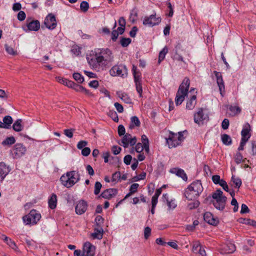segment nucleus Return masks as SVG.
Instances as JSON below:
<instances>
[{
  "label": "nucleus",
  "instance_id": "nucleus-1",
  "mask_svg": "<svg viewBox=\"0 0 256 256\" xmlns=\"http://www.w3.org/2000/svg\"><path fill=\"white\" fill-rule=\"evenodd\" d=\"M112 51L108 48H96L92 50L86 60L90 66L94 70L100 72L114 61Z\"/></svg>",
  "mask_w": 256,
  "mask_h": 256
},
{
  "label": "nucleus",
  "instance_id": "nucleus-2",
  "mask_svg": "<svg viewBox=\"0 0 256 256\" xmlns=\"http://www.w3.org/2000/svg\"><path fill=\"white\" fill-rule=\"evenodd\" d=\"M203 191V187L200 180H197L192 182L185 190L184 196L188 200H193L199 196Z\"/></svg>",
  "mask_w": 256,
  "mask_h": 256
},
{
  "label": "nucleus",
  "instance_id": "nucleus-3",
  "mask_svg": "<svg viewBox=\"0 0 256 256\" xmlns=\"http://www.w3.org/2000/svg\"><path fill=\"white\" fill-rule=\"evenodd\" d=\"M80 180V176L78 172L72 170L67 172L62 176L60 181L63 186L70 188L78 182Z\"/></svg>",
  "mask_w": 256,
  "mask_h": 256
},
{
  "label": "nucleus",
  "instance_id": "nucleus-4",
  "mask_svg": "<svg viewBox=\"0 0 256 256\" xmlns=\"http://www.w3.org/2000/svg\"><path fill=\"white\" fill-rule=\"evenodd\" d=\"M190 80L188 78H185L180 84L176 92L175 102L176 106H179L184 102L185 96L188 95L190 87Z\"/></svg>",
  "mask_w": 256,
  "mask_h": 256
},
{
  "label": "nucleus",
  "instance_id": "nucleus-5",
  "mask_svg": "<svg viewBox=\"0 0 256 256\" xmlns=\"http://www.w3.org/2000/svg\"><path fill=\"white\" fill-rule=\"evenodd\" d=\"M212 198L214 200L212 204L216 208L222 211L226 206L227 198L223 195V192L220 190H216L212 194Z\"/></svg>",
  "mask_w": 256,
  "mask_h": 256
},
{
  "label": "nucleus",
  "instance_id": "nucleus-6",
  "mask_svg": "<svg viewBox=\"0 0 256 256\" xmlns=\"http://www.w3.org/2000/svg\"><path fill=\"white\" fill-rule=\"evenodd\" d=\"M183 132H180L175 134L170 132L168 138L166 139L169 148H175L182 143L184 139Z\"/></svg>",
  "mask_w": 256,
  "mask_h": 256
},
{
  "label": "nucleus",
  "instance_id": "nucleus-7",
  "mask_svg": "<svg viewBox=\"0 0 256 256\" xmlns=\"http://www.w3.org/2000/svg\"><path fill=\"white\" fill-rule=\"evenodd\" d=\"M40 218V214L35 210H32L28 214L23 216L22 219L26 224H35Z\"/></svg>",
  "mask_w": 256,
  "mask_h": 256
},
{
  "label": "nucleus",
  "instance_id": "nucleus-8",
  "mask_svg": "<svg viewBox=\"0 0 256 256\" xmlns=\"http://www.w3.org/2000/svg\"><path fill=\"white\" fill-rule=\"evenodd\" d=\"M27 150L26 147L21 143L15 144L10 150V154L14 159H18L24 156Z\"/></svg>",
  "mask_w": 256,
  "mask_h": 256
},
{
  "label": "nucleus",
  "instance_id": "nucleus-9",
  "mask_svg": "<svg viewBox=\"0 0 256 256\" xmlns=\"http://www.w3.org/2000/svg\"><path fill=\"white\" fill-rule=\"evenodd\" d=\"M110 74L112 76H119L124 78L127 76L128 70L124 65L116 64L110 68Z\"/></svg>",
  "mask_w": 256,
  "mask_h": 256
},
{
  "label": "nucleus",
  "instance_id": "nucleus-10",
  "mask_svg": "<svg viewBox=\"0 0 256 256\" xmlns=\"http://www.w3.org/2000/svg\"><path fill=\"white\" fill-rule=\"evenodd\" d=\"M162 20L160 16H156V14H152L150 16H146L143 20V24L145 26L152 27L154 26L158 25Z\"/></svg>",
  "mask_w": 256,
  "mask_h": 256
},
{
  "label": "nucleus",
  "instance_id": "nucleus-11",
  "mask_svg": "<svg viewBox=\"0 0 256 256\" xmlns=\"http://www.w3.org/2000/svg\"><path fill=\"white\" fill-rule=\"evenodd\" d=\"M136 138L134 136L132 138L130 134H126L124 136L122 140V146L124 148H126L128 146L129 144L132 146H134L136 142Z\"/></svg>",
  "mask_w": 256,
  "mask_h": 256
},
{
  "label": "nucleus",
  "instance_id": "nucleus-12",
  "mask_svg": "<svg viewBox=\"0 0 256 256\" xmlns=\"http://www.w3.org/2000/svg\"><path fill=\"white\" fill-rule=\"evenodd\" d=\"M10 166L3 162H0V182L4 181L6 177L10 172Z\"/></svg>",
  "mask_w": 256,
  "mask_h": 256
},
{
  "label": "nucleus",
  "instance_id": "nucleus-13",
  "mask_svg": "<svg viewBox=\"0 0 256 256\" xmlns=\"http://www.w3.org/2000/svg\"><path fill=\"white\" fill-rule=\"evenodd\" d=\"M44 24L50 30L55 28L56 26L55 16L51 14H48L44 20Z\"/></svg>",
  "mask_w": 256,
  "mask_h": 256
},
{
  "label": "nucleus",
  "instance_id": "nucleus-14",
  "mask_svg": "<svg viewBox=\"0 0 256 256\" xmlns=\"http://www.w3.org/2000/svg\"><path fill=\"white\" fill-rule=\"evenodd\" d=\"M26 27L27 28H23L26 32L30 31H38L40 28V23L38 20H32L30 22L27 20Z\"/></svg>",
  "mask_w": 256,
  "mask_h": 256
},
{
  "label": "nucleus",
  "instance_id": "nucleus-15",
  "mask_svg": "<svg viewBox=\"0 0 256 256\" xmlns=\"http://www.w3.org/2000/svg\"><path fill=\"white\" fill-rule=\"evenodd\" d=\"M95 247L90 242H86L83 246V256H94Z\"/></svg>",
  "mask_w": 256,
  "mask_h": 256
},
{
  "label": "nucleus",
  "instance_id": "nucleus-16",
  "mask_svg": "<svg viewBox=\"0 0 256 256\" xmlns=\"http://www.w3.org/2000/svg\"><path fill=\"white\" fill-rule=\"evenodd\" d=\"M214 74L216 77V82L218 86L220 94L222 96V92H224L225 87L222 75L220 72L217 71H214Z\"/></svg>",
  "mask_w": 256,
  "mask_h": 256
},
{
  "label": "nucleus",
  "instance_id": "nucleus-17",
  "mask_svg": "<svg viewBox=\"0 0 256 256\" xmlns=\"http://www.w3.org/2000/svg\"><path fill=\"white\" fill-rule=\"evenodd\" d=\"M87 208V202L84 200H81L78 202L76 206V212L78 214H82L86 212Z\"/></svg>",
  "mask_w": 256,
  "mask_h": 256
},
{
  "label": "nucleus",
  "instance_id": "nucleus-18",
  "mask_svg": "<svg viewBox=\"0 0 256 256\" xmlns=\"http://www.w3.org/2000/svg\"><path fill=\"white\" fill-rule=\"evenodd\" d=\"M204 219L206 222L211 225L216 226L218 223V220L214 218L210 212H206L204 214Z\"/></svg>",
  "mask_w": 256,
  "mask_h": 256
},
{
  "label": "nucleus",
  "instance_id": "nucleus-19",
  "mask_svg": "<svg viewBox=\"0 0 256 256\" xmlns=\"http://www.w3.org/2000/svg\"><path fill=\"white\" fill-rule=\"evenodd\" d=\"M118 193V190L116 188H108L104 190L100 195V196L110 200L114 197Z\"/></svg>",
  "mask_w": 256,
  "mask_h": 256
},
{
  "label": "nucleus",
  "instance_id": "nucleus-20",
  "mask_svg": "<svg viewBox=\"0 0 256 256\" xmlns=\"http://www.w3.org/2000/svg\"><path fill=\"white\" fill-rule=\"evenodd\" d=\"M207 118V115H204L203 113L202 108L200 109V110L196 113L194 116V122L198 124H200V122H202Z\"/></svg>",
  "mask_w": 256,
  "mask_h": 256
},
{
  "label": "nucleus",
  "instance_id": "nucleus-21",
  "mask_svg": "<svg viewBox=\"0 0 256 256\" xmlns=\"http://www.w3.org/2000/svg\"><path fill=\"white\" fill-rule=\"evenodd\" d=\"M222 252L224 254H231L236 250V246L231 242L226 243L222 246Z\"/></svg>",
  "mask_w": 256,
  "mask_h": 256
},
{
  "label": "nucleus",
  "instance_id": "nucleus-22",
  "mask_svg": "<svg viewBox=\"0 0 256 256\" xmlns=\"http://www.w3.org/2000/svg\"><path fill=\"white\" fill-rule=\"evenodd\" d=\"M170 172L175 174L176 176L180 177L183 180H187L186 174L183 170L178 168H173L170 170Z\"/></svg>",
  "mask_w": 256,
  "mask_h": 256
},
{
  "label": "nucleus",
  "instance_id": "nucleus-23",
  "mask_svg": "<svg viewBox=\"0 0 256 256\" xmlns=\"http://www.w3.org/2000/svg\"><path fill=\"white\" fill-rule=\"evenodd\" d=\"M196 104V96L194 94L188 98L186 102V108L188 110H192L195 107Z\"/></svg>",
  "mask_w": 256,
  "mask_h": 256
},
{
  "label": "nucleus",
  "instance_id": "nucleus-24",
  "mask_svg": "<svg viewBox=\"0 0 256 256\" xmlns=\"http://www.w3.org/2000/svg\"><path fill=\"white\" fill-rule=\"evenodd\" d=\"M250 126L248 124L246 126H245L243 128L241 132L242 138H244L245 140L246 139L247 140H248L251 136L250 133Z\"/></svg>",
  "mask_w": 256,
  "mask_h": 256
},
{
  "label": "nucleus",
  "instance_id": "nucleus-25",
  "mask_svg": "<svg viewBox=\"0 0 256 256\" xmlns=\"http://www.w3.org/2000/svg\"><path fill=\"white\" fill-rule=\"evenodd\" d=\"M48 206L52 210L54 209L57 204V196L54 194H52L48 200Z\"/></svg>",
  "mask_w": 256,
  "mask_h": 256
},
{
  "label": "nucleus",
  "instance_id": "nucleus-26",
  "mask_svg": "<svg viewBox=\"0 0 256 256\" xmlns=\"http://www.w3.org/2000/svg\"><path fill=\"white\" fill-rule=\"evenodd\" d=\"M103 230L102 228H94V232L92 234V236L94 238L100 240L102 238Z\"/></svg>",
  "mask_w": 256,
  "mask_h": 256
},
{
  "label": "nucleus",
  "instance_id": "nucleus-27",
  "mask_svg": "<svg viewBox=\"0 0 256 256\" xmlns=\"http://www.w3.org/2000/svg\"><path fill=\"white\" fill-rule=\"evenodd\" d=\"M3 126L4 128H10L12 123L13 120L12 116H5L3 118Z\"/></svg>",
  "mask_w": 256,
  "mask_h": 256
},
{
  "label": "nucleus",
  "instance_id": "nucleus-28",
  "mask_svg": "<svg viewBox=\"0 0 256 256\" xmlns=\"http://www.w3.org/2000/svg\"><path fill=\"white\" fill-rule=\"evenodd\" d=\"M232 186H234L236 188L238 189L242 185V180L240 178L232 175L231 179Z\"/></svg>",
  "mask_w": 256,
  "mask_h": 256
},
{
  "label": "nucleus",
  "instance_id": "nucleus-29",
  "mask_svg": "<svg viewBox=\"0 0 256 256\" xmlns=\"http://www.w3.org/2000/svg\"><path fill=\"white\" fill-rule=\"evenodd\" d=\"M238 222L240 223L252 226L256 228V221L254 220L249 218H240L238 220Z\"/></svg>",
  "mask_w": 256,
  "mask_h": 256
},
{
  "label": "nucleus",
  "instance_id": "nucleus-30",
  "mask_svg": "<svg viewBox=\"0 0 256 256\" xmlns=\"http://www.w3.org/2000/svg\"><path fill=\"white\" fill-rule=\"evenodd\" d=\"M22 120H17L12 125V128L16 132H20L23 130L24 126L22 124Z\"/></svg>",
  "mask_w": 256,
  "mask_h": 256
},
{
  "label": "nucleus",
  "instance_id": "nucleus-31",
  "mask_svg": "<svg viewBox=\"0 0 256 256\" xmlns=\"http://www.w3.org/2000/svg\"><path fill=\"white\" fill-rule=\"evenodd\" d=\"M140 124V121L136 116H133L130 118V124L129 128L132 129L135 126H139Z\"/></svg>",
  "mask_w": 256,
  "mask_h": 256
},
{
  "label": "nucleus",
  "instance_id": "nucleus-32",
  "mask_svg": "<svg viewBox=\"0 0 256 256\" xmlns=\"http://www.w3.org/2000/svg\"><path fill=\"white\" fill-rule=\"evenodd\" d=\"M57 81L60 84H63L64 86H67L68 88L72 86V84H73V82L72 80H70L66 78H64L60 76L56 78Z\"/></svg>",
  "mask_w": 256,
  "mask_h": 256
},
{
  "label": "nucleus",
  "instance_id": "nucleus-33",
  "mask_svg": "<svg viewBox=\"0 0 256 256\" xmlns=\"http://www.w3.org/2000/svg\"><path fill=\"white\" fill-rule=\"evenodd\" d=\"M2 236L4 237L2 239L12 249L16 250L17 248L16 245V243L12 240V239L4 235Z\"/></svg>",
  "mask_w": 256,
  "mask_h": 256
},
{
  "label": "nucleus",
  "instance_id": "nucleus-34",
  "mask_svg": "<svg viewBox=\"0 0 256 256\" xmlns=\"http://www.w3.org/2000/svg\"><path fill=\"white\" fill-rule=\"evenodd\" d=\"M221 137L222 140L224 144L229 146L232 144V140L229 135L224 134H222Z\"/></svg>",
  "mask_w": 256,
  "mask_h": 256
},
{
  "label": "nucleus",
  "instance_id": "nucleus-35",
  "mask_svg": "<svg viewBox=\"0 0 256 256\" xmlns=\"http://www.w3.org/2000/svg\"><path fill=\"white\" fill-rule=\"evenodd\" d=\"M142 145H144V150L146 152H149V141L147 138V136L144 134L142 136Z\"/></svg>",
  "mask_w": 256,
  "mask_h": 256
},
{
  "label": "nucleus",
  "instance_id": "nucleus-36",
  "mask_svg": "<svg viewBox=\"0 0 256 256\" xmlns=\"http://www.w3.org/2000/svg\"><path fill=\"white\" fill-rule=\"evenodd\" d=\"M168 52V48L166 46L164 47L162 50L160 52L159 56H158V63L160 64V62L164 60L165 58V56L166 54Z\"/></svg>",
  "mask_w": 256,
  "mask_h": 256
},
{
  "label": "nucleus",
  "instance_id": "nucleus-37",
  "mask_svg": "<svg viewBox=\"0 0 256 256\" xmlns=\"http://www.w3.org/2000/svg\"><path fill=\"white\" fill-rule=\"evenodd\" d=\"M16 140L14 136L8 137L2 141V144L3 146L11 145L14 144Z\"/></svg>",
  "mask_w": 256,
  "mask_h": 256
},
{
  "label": "nucleus",
  "instance_id": "nucleus-38",
  "mask_svg": "<svg viewBox=\"0 0 256 256\" xmlns=\"http://www.w3.org/2000/svg\"><path fill=\"white\" fill-rule=\"evenodd\" d=\"M72 77L78 83L81 84L84 81V76L78 72L74 73Z\"/></svg>",
  "mask_w": 256,
  "mask_h": 256
},
{
  "label": "nucleus",
  "instance_id": "nucleus-39",
  "mask_svg": "<svg viewBox=\"0 0 256 256\" xmlns=\"http://www.w3.org/2000/svg\"><path fill=\"white\" fill-rule=\"evenodd\" d=\"M132 40L130 38L122 37L120 40V44L122 47H126L130 44Z\"/></svg>",
  "mask_w": 256,
  "mask_h": 256
},
{
  "label": "nucleus",
  "instance_id": "nucleus-40",
  "mask_svg": "<svg viewBox=\"0 0 256 256\" xmlns=\"http://www.w3.org/2000/svg\"><path fill=\"white\" fill-rule=\"evenodd\" d=\"M229 110L231 112L232 114L236 115L240 112L241 109L238 106H230L229 107Z\"/></svg>",
  "mask_w": 256,
  "mask_h": 256
},
{
  "label": "nucleus",
  "instance_id": "nucleus-41",
  "mask_svg": "<svg viewBox=\"0 0 256 256\" xmlns=\"http://www.w3.org/2000/svg\"><path fill=\"white\" fill-rule=\"evenodd\" d=\"M242 154L240 152H238L234 156V160L237 164H239L241 162H244V160H242Z\"/></svg>",
  "mask_w": 256,
  "mask_h": 256
},
{
  "label": "nucleus",
  "instance_id": "nucleus-42",
  "mask_svg": "<svg viewBox=\"0 0 256 256\" xmlns=\"http://www.w3.org/2000/svg\"><path fill=\"white\" fill-rule=\"evenodd\" d=\"M121 174L120 172H116L112 174V181L114 182H117L120 180Z\"/></svg>",
  "mask_w": 256,
  "mask_h": 256
},
{
  "label": "nucleus",
  "instance_id": "nucleus-43",
  "mask_svg": "<svg viewBox=\"0 0 256 256\" xmlns=\"http://www.w3.org/2000/svg\"><path fill=\"white\" fill-rule=\"evenodd\" d=\"M102 187V185L101 183L99 182H96L95 183L94 185V194L96 195H98L100 194V189Z\"/></svg>",
  "mask_w": 256,
  "mask_h": 256
},
{
  "label": "nucleus",
  "instance_id": "nucleus-44",
  "mask_svg": "<svg viewBox=\"0 0 256 256\" xmlns=\"http://www.w3.org/2000/svg\"><path fill=\"white\" fill-rule=\"evenodd\" d=\"M95 222L98 228H102L101 226L104 222V218L100 216H97L95 218Z\"/></svg>",
  "mask_w": 256,
  "mask_h": 256
},
{
  "label": "nucleus",
  "instance_id": "nucleus-45",
  "mask_svg": "<svg viewBox=\"0 0 256 256\" xmlns=\"http://www.w3.org/2000/svg\"><path fill=\"white\" fill-rule=\"evenodd\" d=\"M4 47L6 50L8 54L11 55L16 54V52L15 51L12 46H9L8 44H5Z\"/></svg>",
  "mask_w": 256,
  "mask_h": 256
},
{
  "label": "nucleus",
  "instance_id": "nucleus-46",
  "mask_svg": "<svg viewBox=\"0 0 256 256\" xmlns=\"http://www.w3.org/2000/svg\"><path fill=\"white\" fill-rule=\"evenodd\" d=\"M119 97L126 104L131 102V100L125 93H122L120 94H119Z\"/></svg>",
  "mask_w": 256,
  "mask_h": 256
},
{
  "label": "nucleus",
  "instance_id": "nucleus-47",
  "mask_svg": "<svg viewBox=\"0 0 256 256\" xmlns=\"http://www.w3.org/2000/svg\"><path fill=\"white\" fill-rule=\"evenodd\" d=\"M135 84L136 91L138 93L140 97H142V82H136Z\"/></svg>",
  "mask_w": 256,
  "mask_h": 256
},
{
  "label": "nucleus",
  "instance_id": "nucleus-48",
  "mask_svg": "<svg viewBox=\"0 0 256 256\" xmlns=\"http://www.w3.org/2000/svg\"><path fill=\"white\" fill-rule=\"evenodd\" d=\"M200 204V202L198 200H195L193 202H190L188 204V208L190 210H193L197 208Z\"/></svg>",
  "mask_w": 256,
  "mask_h": 256
},
{
  "label": "nucleus",
  "instance_id": "nucleus-49",
  "mask_svg": "<svg viewBox=\"0 0 256 256\" xmlns=\"http://www.w3.org/2000/svg\"><path fill=\"white\" fill-rule=\"evenodd\" d=\"M80 8L82 11L87 12L89 8L88 3L86 1H82L80 4Z\"/></svg>",
  "mask_w": 256,
  "mask_h": 256
},
{
  "label": "nucleus",
  "instance_id": "nucleus-50",
  "mask_svg": "<svg viewBox=\"0 0 256 256\" xmlns=\"http://www.w3.org/2000/svg\"><path fill=\"white\" fill-rule=\"evenodd\" d=\"M70 88H73L76 92H82V90H84V87L80 85L76 84L73 82V84H72Z\"/></svg>",
  "mask_w": 256,
  "mask_h": 256
},
{
  "label": "nucleus",
  "instance_id": "nucleus-51",
  "mask_svg": "<svg viewBox=\"0 0 256 256\" xmlns=\"http://www.w3.org/2000/svg\"><path fill=\"white\" fill-rule=\"evenodd\" d=\"M202 246L200 244V242H195L192 244V250L194 253H198V249L202 248Z\"/></svg>",
  "mask_w": 256,
  "mask_h": 256
},
{
  "label": "nucleus",
  "instance_id": "nucleus-52",
  "mask_svg": "<svg viewBox=\"0 0 256 256\" xmlns=\"http://www.w3.org/2000/svg\"><path fill=\"white\" fill-rule=\"evenodd\" d=\"M251 154L252 156L256 155V140H252L250 142Z\"/></svg>",
  "mask_w": 256,
  "mask_h": 256
},
{
  "label": "nucleus",
  "instance_id": "nucleus-53",
  "mask_svg": "<svg viewBox=\"0 0 256 256\" xmlns=\"http://www.w3.org/2000/svg\"><path fill=\"white\" fill-rule=\"evenodd\" d=\"M166 201L167 205L170 210H173L176 208L177 205L174 200H171L169 201L168 200H167Z\"/></svg>",
  "mask_w": 256,
  "mask_h": 256
},
{
  "label": "nucleus",
  "instance_id": "nucleus-54",
  "mask_svg": "<svg viewBox=\"0 0 256 256\" xmlns=\"http://www.w3.org/2000/svg\"><path fill=\"white\" fill-rule=\"evenodd\" d=\"M74 130L70 128V129H66L64 130V134L69 138H72L73 136V132Z\"/></svg>",
  "mask_w": 256,
  "mask_h": 256
},
{
  "label": "nucleus",
  "instance_id": "nucleus-55",
  "mask_svg": "<svg viewBox=\"0 0 256 256\" xmlns=\"http://www.w3.org/2000/svg\"><path fill=\"white\" fill-rule=\"evenodd\" d=\"M212 180L214 184H220L222 179H220V176L218 175H214L212 176Z\"/></svg>",
  "mask_w": 256,
  "mask_h": 256
},
{
  "label": "nucleus",
  "instance_id": "nucleus-56",
  "mask_svg": "<svg viewBox=\"0 0 256 256\" xmlns=\"http://www.w3.org/2000/svg\"><path fill=\"white\" fill-rule=\"evenodd\" d=\"M173 59L177 61H181L185 63L183 57L178 54V52H175L173 56Z\"/></svg>",
  "mask_w": 256,
  "mask_h": 256
},
{
  "label": "nucleus",
  "instance_id": "nucleus-57",
  "mask_svg": "<svg viewBox=\"0 0 256 256\" xmlns=\"http://www.w3.org/2000/svg\"><path fill=\"white\" fill-rule=\"evenodd\" d=\"M138 186L139 184L137 183L132 184L130 188V193L134 194L136 192Z\"/></svg>",
  "mask_w": 256,
  "mask_h": 256
},
{
  "label": "nucleus",
  "instance_id": "nucleus-58",
  "mask_svg": "<svg viewBox=\"0 0 256 256\" xmlns=\"http://www.w3.org/2000/svg\"><path fill=\"white\" fill-rule=\"evenodd\" d=\"M88 144V142L85 140H80V141L78 144L77 148L78 149L81 150L85 148V146Z\"/></svg>",
  "mask_w": 256,
  "mask_h": 256
},
{
  "label": "nucleus",
  "instance_id": "nucleus-59",
  "mask_svg": "<svg viewBox=\"0 0 256 256\" xmlns=\"http://www.w3.org/2000/svg\"><path fill=\"white\" fill-rule=\"evenodd\" d=\"M126 130L124 126L120 125L118 126V134L120 136L125 135Z\"/></svg>",
  "mask_w": 256,
  "mask_h": 256
},
{
  "label": "nucleus",
  "instance_id": "nucleus-60",
  "mask_svg": "<svg viewBox=\"0 0 256 256\" xmlns=\"http://www.w3.org/2000/svg\"><path fill=\"white\" fill-rule=\"evenodd\" d=\"M250 210L248 208V206L244 204H242L241 206V210H240V213L243 214H246L249 212Z\"/></svg>",
  "mask_w": 256,
  "mask_h": 256
},
{
  "label": "nucleus",
  "instance_id": "nucleus-61",
  "mask_svg": "<svg viewBox=\"0 0 256 256\" xmlns=\"http://www.w3.org/2000/svg\"><path fill=\"white\" fill-rule=\"evenodd\" d=\"M144 149V145L141 143L137 144L135 146V150L138 153L142 152Z\"/></svg>",
  "mask_w": 256,
  "mask_h": 256
},
{
  "label": "nucleus",
  "instance_id": "nucleus-62",
  "mask_svg": "<svg viewBox=\"0 0 256 256\" xmlns=\"http://www.w3.org/2000/svg\"><path fill=\"white\" fill-rule=\"evenodd\" d=\"M229 120L227 118H224L222 123V127L224 130H226L229 126Z\"/></svg>",
  "mask_w": 256,
  "mask_h": 256
},
{
  "label": "nucleus",
  "instance_id": "nucleus-63",
  "mask_svg": "<svg viewBox=\"0 0 256 256\" xmlns=\"http://www.w3.org/2000/svg\"><path fill=\"white\" fill-rule=\"evenodd\" d=\"M121 150V148L116 146H114L112 148V150L115 155L118 154L120 152Z\"/></svg>",
  "mask_w": 256,
  "mask_h": 256
},
{
  "label": "nucleus",
  "instance_id": "nucleus-64",
  "mask_svg": "<svg viewBox=\"0 0 256 256\" xmlns=\"http://www.w3.org/2000/svg\"><path fill=\"white\" fill-rule=\"evenodd\" d=\"M90 152V149L88 147H85L82 149V154L84 156H88Z\"/></svg>",
  "mask_w": 256,
  "mask_h": 256
}]
</instances>
